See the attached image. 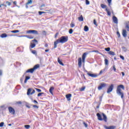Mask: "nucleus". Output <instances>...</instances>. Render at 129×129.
<instances>
[{
    "label": "nucleus",
    "mask_w": 129,
    "mask_h": 129,
    "mask_svg": "<svg viewBox=\"0 0 129 129\" xmlns=\"http://www.w3.org/2000/svg\"><path fill=\"white\" fill-rule=\"evenodd\" d=\"M68 41V37L67 36H63L60 37L59 39L54 41L53 49H55V48H57V45L59 44V43H61V44H64V43H66V42H67Z\"/></svg>",
    "instance_id": "1"
},
{
    "label": "nucleus",
    "mask_w": 129,
    "mask_h": 129,
    "mask_svg": "<svg viewBox=\"0 0 129 129\" xmlns=\"http://www.w3.org/2000/svg\"><path fill=\"white\" fill-rule=\"evenodd\" d=\"M120 88L123 89V90H124V86H123V85H119L118 86L116 89V93L118 94V95L121 96V98L123 99L124 94L123 93L121 92V89Z\"/></svg>",
    "instance_id": "2"
},
{
    "label": "nucleus",
    "mask_w": 129,
    "mask_h": 129,
    "mask_svg": "<svg viewBox=\"0 0 129 129\" xmlns=\"http://www.w3.org/2000/svg\"><path fill=\"white\" fill-rule=\"evenodd\" d=\"M96 115L98 117V120H101V121L104 120L105 122H107V117L106 116V115H105V114L103 113H102L103 118H102V117L101 116V114H100V113H97L96 114Z\"/></svg>",
    "instance_id": "3"
},
{
    "label": "nucleus",
    "mask_w": 129,
    "mask_h": 129,
    "mask_svg": "<svg viewBox=\"0 0 129 129\" xmlns=\"http://www.w3.org/2000/svg\"><path fill=\"white\" fill-rule=\"evenodd\" d=\"M27 34H33V35H38V31L35 30H30L26 31Z\"/></svg>",
    "instance_id": "4"
},
{
    "label": "nucleus",
    "mask_w": 129,
    "mask_h": 129,
    "mask_svg": "<svg viewBox=\"0 0 129 129\" xmlns=\"http://www.w3.org/2000/svg\"><path fill=\"white\" fill-rule=\"evenodd\" d=\"M25 106L27 108H30L31 107V106L33 107V108H36V109H38L39 108L38 106L36 105H30L29 103H26Z\"/></svg>",
    "instance_id": "5"
},
{
    "label": "nucleus",
    "mask_w": 129,
    "mask_h": 129,
    "mask_svg": "<svg viewBox=\"0 0 129 129\" xmlns=\"http://www.w3.org/2000/svg\"><path fill=\"white\" fill-rule=\"evenodd\" d=\"M35 92H36V91H35V90L29 88L28 89L27 94V95H30V94L32 95V94H34Z\"/></svg>",
    "instance_id": "6"
},
{
    "label": "nucleus",
    "mask_w": 129,
    "mask_h": 129,
    "mask_svg": "<svg viewBox=\"0 0 129 129\" xmlns=\"http://www.w3.org/2000/svg\"><path fill=\"white\" fill-rule=\"evenodd\" d=\"M8 109L9 110L10 113H11V114H15L16 111L15 110V109L13 108V107H9Z\"/></svg>",
    "instance_id": "7"
},
{
    "label": "nucleus",
    "mask_w": 129,
    "mask_h": 129,
    "mask_svg": "<svg viewBox=\"0 0 129 129\" xmlns=\"http://www.w3.org/2000/svg\"><path fill=\"white\" fill-rule=\"evenodd\" d=\"M113 87H114L113 84H111L107 89V93H110V92H111V91L113 90Z\"/></svg>",
    "instance_id": "8"
},
{
    "label": "nucleus",
    "mask_w": 129,
    "mask_h": 129,
    "mask_svg": "<svg viewBox=\"0 0 129 129\" xmlns=\"http://www.w3.org/2000/svg\"><path fill=\"white\" fill-rule=\"evenodd\" d=\"M106 86V84L105 83H101L100 84V85L98 87V90H101L102 88H104V87H105Z\"/></svg>",
    "instance_id": "9"
},
{
    "label": "nucleus",
    "mask_w": 129,
    "mask_h": 129,
    "mask_svg": "<svg viewBox=\"0 0 129 129\" xmlns=\"http://www.w3.org/2000/svg\"><path fill=\"white\" fill-rule=\"evenodd\" d=\"M88 55V52H86L84 53L82 55V62L84 63L85 62V58H86V55Z\"/></svg>",
    "instance_id": "10"
},
{
    "label": "nucleus",
    "mask_w": 129,
    "mask_h": 129,
    "mask_svg": "<svg viewBox=\"0 0 129 129\" xmlns=\"http://www.w3.org/2000/svg\"><path fill=\"white\" fill-rule=\"evenodd\" d=\"M112 21L114 24L116 25L118 24V19H117V17H116L115 16L112 17Z\"/></svg>",
    "instance_id": "11"
},
{
    "label": "nucleus",
    "mask_w": 129,
    "mask_h": 129,
    "mask_svg": "<svg viewBox=\"0 0 129 129\" xmlns=\"http://www.w3.org/2000/svg\"><path fill=\"white\" fill-rule=\"evenodd\" d=\"M122 35L124 38H126V37H127V32H126L125 29L122 30Z\"/></svg>",
    "instance_id": "12"
},
{
    "label": "nucleus",
    "mask_w": 129,
    "mask_h": 129,
    "mask_svg": "<svg viewBox=\"0 0 129 129\" xmlns=\"http://www.w3.org/2000/svg\"><path fill=\"white\" fill-rule=\"evenodd\" d=\"M104 127L105 129H115L116 128V126H114V125H111L109 126H107L106 125H104Z\"/></svg>",
    "instance_id": "13"
},
{
    "label": "nucleus",
    "mask_w": 129,
    "mask_h": 129,
    "mask_svg": "<svg viewBox=\"0 0 129 129\" xmlns=\"http://www.w3.org/2000/svg\"><path fill=\"white\" fill-rule=\"evenodd\" d=\"M87 75L90 76V77H92L93 78H95V77H97V75L94 74H91L90 73H88Z\"/></svg>",
    "instance_id": "14"
},
{
    "label": "nucleus",
    "mask_w": 129,
    "mask_h": 129,
    "mask_svg": "<svg viewBox=\"0 0 129 129\" xmlns=\"http://www.w3.org/2000/svg\"><path fill=\"white\" fill-rule=\"evenodd\" d=\"M72 96V94H67L66 95V97L67 99V100L68 101H70V100H71Z\"/></svg>",
    "instance_id": "15"
},
{
    "label": "nucleus",
    "mask_w": 129,
    "mask_h": 129,
    "mask_svg": "<svg viewBox=\"0 0 129 129\" xmlns=\"http://www.w3.org/2000/svg\"><path fill=\"white\" fill-rule=\"evenodd\" d=\"M34 71H35V70H34V68H33L28 69L27 71H26L25 74H26V73H33Z\"/></svg>",
    "instance_id": "16"
},
{
    "label": "nucleus",
    "mask_w": 129,
    "mask_h": 129,
    "mask_svg": "<svg viewBox=\"0 0 129 129\" xmlns=\"http://www.w3.org/2000/svg\"><path fill=\"white\" fill-rule=\"evenodd\" d=\"M32 3H33V1L32 0H28V2L26 4V8L29 9L28 5H32Z\"/></svg>",
    "instance_id": "17"
},
{
    "label": "nucleus",
    "mask_w": 129,
    "mask_h": 129,
    "mask_svg": "<svg viewBox=\"0 0 129 129\" xmlns=\"http://www.w3.org/2000/svg\"><path fill=\"white\" fill-rule=\"evenodd\" d=\"M78 65L80 68L82 66V58L81 57L78 58Z\"/></svg>",
    "instance_id": "18"
},
{
    "label": "nucleus",
    "mask_w": 129,
    "mask_h": 129,
    "mask_svg": "<svg viewBox=\"0 0 129 129\" xmlns=\"http://www.w3.org/2000/svg\"><path fill=\"white\" fill-rule=\"evenodd\" d=\"M57 62L60 64V65H61V66H64V63L62 62V60L60 59L59 57L57 58Z\"/></svg>",
    "instance_id": "19"
},
{
    "label": "nucleus",
    "mask_w": 129,
    "mask_h": 129,
    "mask_svg": "<svg viewBox=\"0 0 129 129\" xmlns=\"http://www.w3.org/2000/svg\"><path fill=\"white\" fill-rule=\"evenodd\" d=\"M125 28L127 32H129V23L128 22L125 23Z\"/></svg>",
    "instance_id": "20"
},
{
    "label": "nucleus",
    "mask_w": 129,
    "mask_h": 129,
    "mask_svg": "<svg viewBox=\"0 0 129 129\" xmlns=\"http://www.w3.org/2000/svg\"><path fill=\"white\" fill-rule=\"evenodd\" d=\"M29 79H31V77L30 76H26L24 80V83H26Z\"/></svg>",
    "instance_id": "21"
},
{
    "label": "nucleus",
    "mask_w": 129,
    "mask_h": 129,
    "mask_svg": "<svg viewBox=\"0 0 129 129\" xmlns=\"http://www.w3.org/2000/svg\"><path fill=\"white\" fill-rule=\"evenodd\" d=\"M78 20L80 22H83V21H84V19L83 18V16L82 15H81V16L78 18Z\"/></svg>",
    "instance_id": "22"
},
{
    "label": "nucleus",
    "mask_w": 129,
    "mask_h": 129,
    "mask_svg": "<svg viewBox=\"0 0 129 129\" xmlns=\"http://www.w3.org/2000/svg\"><path fill=\"white\" fill-rule=\"evenodd\" d=\"M54 87H51L49 89V92L53 95V90H54Z\"/></svg>",
    "instance_id": "23"
},
{
    "label": "nucleus",
    "mask_w": 129,
    "mask_h": 129,
    "mask_svg": "<svg viewBox=\"0 0 129 129\" xmlns=\"http://www.w3.org/2000/svg\"><path fill=\"white\" fill-rule=\"evenodd\" d=\"M0 37H1L2 38H7L8 37V34L6 33H3L0 36Z\"/></svg>",
    "instance_id": "24"
},
{
    "label": "nucleus",
    "mask_w": 129,
    "mask_h": 129,
    "mask_svg": "<svg viewBox=\"0 0 129 129\" xmlns=\"http://www.w3.org/2000/svg\"><path fill=\"white\" fill-rule=\"evenodd\" d=\"M84 30L85 32H88V31H89V28H88V26L86 25L84 28Z\"/></svg>",
    "instance_id": "25"
},
{
    "label": "nucleus",
    "mask_w": 129,
    "mask_h": 129,
    "mask_svg": "<svg viewBox=\"0 0 129 129\" xmlns=\"http://www.w3.org/2000/svg\"><path fill=\"white\" fill-rule=\"evenodd\" d=\"M105 11H106L108 16H111V13L109 11V9H107V8H106Z\"/></svg>",
    "instance_id": "26"
},
{
    "label": "nucleus",
    "mask_w": 129,
    "mask_h": 129,
    "mask_svg": "<svg viewBox=\"0 0 129 129\" xmlns=\"http://www.w3.org/2000/svg\"><path fill=\"white\" fill-rule=\"evenodd\" d=\"M23 37H26V38H28V39H34V37L32 36L23 35Z\"/></svg>",
    "instance_id": "27"
},
{
    "label": "nucleus",
    "mask_w": 129,
    "mask_h": 129,
    "mask_svg": "<svg viewBox=\"0 0 129 129\" xmlns=\"http://www.w3.org/2000/svg\"><path fill=\"white\" fill-rule=\"evenodd\" d=\"M39 67H40V65L39 64H37L35 66H34L33 68L34 70H36V69H38Z\"/></svg>",
    "instance_id": "28"
},
{
    "label": "nucleus",
    "mask_w": 129,
    "mask_h": 129,
    "mask_svg": "<svg viewBox=\"0 0 129 129\" xmlns=\"http://www.w3.org/2000/svg\"><path fill=\"white\" fill-rule=\"evenodd\" d=\"M11 33H13L14 34H16L17 33H20V30H12L11 31Z\"/></svg>",
    "instance_id": "29"
},
{
    "label": "nucleus",
    "mask_w": 129,
    "mask_h": 129,
    "mask_svg": "<svg viewBox=\"0 0 129 129\" xmlns=\"http://www.w3.org/2000/svg\"><path fill=\"white\" fill-rule=\"evenodd\" d=\"M108 54H109L110 55H112V56L115 55V53L113 51H110L108 52Z\"/></svg>",
    "instance_id": "30"
},
{
    "label": "nucleus",
    "mask_w": 129,
    "mask_h": 129,
    "mask_svg": "<svg viewBox=\"0 0 129 129\" xmlns=\"http://www.w3.org/2000/svg\"><path fill=\"white\" fill-rule=\"evenodd\" d=\"M47 12H43V11H39L38 12V14L39 15V16H42V15H43V14H46Z\"/></svg>",
    "instance_id": "31"
},
{
    "label": "nucleus",
    "mask_w": 129,
    "mask_h": 129,
    "mask_svg": "<svg viewBox=\"0 0 129 129\" xmlns=\"http://www.w3.org/2000/svg\"><path fill=\"white\" fill-rule=\"evenodd\" d=\"M101 8H102V9H106V8H107V6L104 4H101Z\"/></svg>",
    "instance_id": "32"
},
{
    "label": "nucleus",
    "mask_w": 129,
    "mask_h": 129,
    "mask_svg": "<svg viewBox=\"0 0 129 129\" xmlns=\"http://www.w3.org/2000/svg\"><path fill=\"white\" fill-rule=\"evenodd\" d=\"M121 49L123 50V52H126L127 51V49L124 46H122Z\"/></svg>",
    "instance_id": "33"
},
{
    "label": "nucleus",
    "mask_w": 129,
    "mask_h": 129,
    "mask_svg": "<svg viewBox=\"0 0 129 129\" xmlns=\"http://www.w3.org/2000/svg\"><path fill=\"white\" fill-rule=\"evenodd\" d=\"M106 69L104 68L103 70H102L100 71V73H99V75H101V74H102V73H103V72H104V71H105Z\"/></svg>",
    "instance_id": "34"
},
{
    "label": "nucleus",
    "mask_w": 129,
    "mask_h": 129,
    "mask_svg": "<svg viewBox=\"0 0 129 129\" xmlns=\"http://www.w3.org/2000/svg\"><path fill=\"white\" fill-rule=\"evenodd\" d=\"M30 47L32 49H33V48H35L36 47V44L32 43L31 45H30Z\"/></svg>",
    "instance_id": "35"
},
{
    "label": "nucleus",
    "mask_w": 129,
    "mask_h": 129,
    "mask_svg": "<svg viewBox=\"0 0 129 129\" xmlns=\"http://www.w3.org/2000/svg\"><path fill=\"white\" fill-rule=\"evenodd\" d=\"M105 50L106 51V52H110V47L105 48Z\"/></svg>",
    "instance_id": "36"
},
{
    "label": "nucleus",
    "mask_w": 129,
    "mask_h": 129,
    "mask_svg": "<svg viewBox=\"0 0 129 129\" xmlns=\"http://www.w3.org/2000/svg\"><path fill=\"white\" fill-rule=\"evenodd\" d=\"M105 65H108V59H105Z\"/></svg>",
    "instance_id": "37"
},
{
    "label": "nucleus",
    "mask_w": 129,
    "mask_h": 129,
    "mask_svg": "<svg viewBox=\"0 0 129 129\" xmlns=\"http://www.w3.org/2000/svg\"><path fill=\"white\" fill-rule=\"evenodd\" d=\"M24 127H25L26 129H29L30 127H31V126H30V125H25Z\"/></svg>",
    "instance_id": "38"
},
{
    "label": "nucleus",
    "mask_w": 129,
    "mask_h": 129,
    "mask_svg": "<svg viewBox=\"0 0 129 129\" xmlns=\"http://www.w3.org/2000/svg\"><path fill=\"white\" fill-rule=\"evenodd\" d=\"M6 4L7 5H8V6H9V7H10V6H11V5H12V3L11 2H9V1H7L6 2Z\"/></svg>",
    "instance_id": "39"
},
{
    "label": "nucleus",
    "mask_w": 129,
    "mask_h": 129,
    "mask_svg": "<svg viewBox=\"0 0 129 129\" xmlns=\"http://www.w3.org/2000/svg\"><path fill=\"white\" fill-rule=\"evenodd\" d=\"M83 123L84 126H85L86 127H88V124L86 122H83Z\"/></svg>",
    "instance_id": "40"
},
{
    "label": "nucleus",
    "mask_w": 129,
    "mask_h": 129,
    "mask_svg": "<svg viewBox=\"0 0 129 129\" xmlns=\"http://www.w3.org/2000/svg\"><path fill=\"white\" fill-rule=\"evenodd\" d=\"M42 94H45L44 93H39L37 94V96L39 97V96H41Z\"/></svg>",
    "instance_id": "41"
},
{
    "label": "nucleus",
    "mask_w": 129,
    "mask_h": 129,
    "mask_svg": "<svg viewBox=\"0 0 129 129\" xmlns=\"http://www.w3.org/2000/svg\"><path fill=\"white\" fill-rule=\"evenodd\" d=\"M4 124H5V122H2L0 123V127H3L4 126Z\"/></svg>",
    "instance_id": "42"
},
{
    "label": "nucleus",
    "mask_w": 129,
    "mask_h": 129,
    "mask_svg": "<svg viewBox=\"0 0 129 129\" xmlns=\"http://www.w3.org/2000/svg\"><path fill=\"white\" fill-rule=\"evenodd\" d=\"M113 70L114 72H116V69L115 68V65L113 66Z\"/></svg>",
    "instance_id": "43"
},
{
    "label": "nucleus",
    "mask_w": 129,
    "mask_h": 129,
    "mask_svg": "<svg viewBox=\"0 0 129 129\" xmlns=\"http://www.w3.org/2000/svg\"><path fill=\"white\" fill-rule=\"evenodd\" d=\"M69 34H72L73 33V29H70L69 31Z\"/></svg>",
    "instance_id": "44"
},
{
    "label": "nucleus",
    "mask_w": 129,
    "mask_h": 129,
    "mask_svg": "<svg viewBox=\"0 0 129 129\" xmlns=\"http://www.w3.org/2000/svg\"><path fill=\"white\" fill-rule=\"evenodd\" d=\"M100 104H101V102H99L98 103V105L96 106V108H99V106H100Z\"/></svg>",
    "instance_id": "45"
},
{
    "label": "nucleus",
    "mask_w": 129,
    "mask_h": 129,
    "mask_svg": "<svg viewBox=\"0 0 129 129\" xmlns=\"http://www.w3.org/2000/svg\"><path fill=\"white\" fill-rule=\"evenodd\" d=\"M36 91H37V92H42V90L40 89H38V88H35Z\"/></svg>",
    "instance_id": "46"
},
{
    "label": "nucleus",
    "mask_w": 129,
    "mask_h": 129,
    "mask_svg": "<svg viewBox=\"0 0 129 129\" xmlns=\"http://www.w3.org/2000/svg\"><path fill=\"white\" fill-rule=\"evenodd\" d=\"M102 97H103V95L99 97L100 102H101V101H102Z\"/></svg>",
    "instance_id": "47"
},
{
    "label": "nucleus",
    "mask_w": 129,
    "mask_h": 129,
    "mask_svg": "<svg viewBox=\"0 0 129 129\" xmlns=\"http://www.w3.org/2000/svg\"><path fill=\"white\" fill-rule=\"evenodd\" d=\"M71 26V28H74V27H75V24H74V23H71L70 24Z\"/></svg>",
    "instance_id": "48"
},
{
    "label": "nucleus",
    "mask_w": 129,
    "mask_h": 129,
    "mask_svg": "<svg viewBox=\"0 0 129 129\" xmlns=\"http://www.w3.org/2000/svg\"><path fill=\"white\" fill-rule=\"evenodd\" d=\"M85 90V87H83L80 89V91H84Z\"/></svg>",
    "instance_id": "49"
},
{
    "label": "nucleus",
    "mask_w": 129,
    "mask_h": 129,
    "mask_svg": "<svg viewBox=\"0 0 129 129\" xmlns=\"http://www.w3.org/2000/svg\"><path fill=\"white\" fill-rule=\"evenodd\" d=\"M31 52L32 54H34V55H36V54H37V51L36 50H32Z\"/></svg>",
    "instance_id": "50"
},
{
    "label": "nucleus",
    "mask_w": 129,
    "mask_h": 129,
    "mask_svg": "<svg viewBox=\"0 0 129 129\" xmlns=\"http://www.w3.org/2000/svg\"><path fill=\"white\" fill-rule=\"evenodd\" d=\"M93 23L95 25V26H97V23L96 20L95 19L94 20Z\"/></svg>",
    "instance_id": "51"
},
{
    "label": "nucleus",
    "mask_w": 129,
    "mask_h": 129,
    "mask_svg": "<svg viewBox=\"0 0 129 129\" xmlns=\"http://www.w3.org/2000/svg\"><path fill=\"white\" fill-rule=\"evenodd\" d=\"M89 4H90V2H89V1L88 0H86V5H89Z\"/></svg>",
    "instance_id": "52"
},
{
    "label": "nucleus",
    "mask_w": 129,
    "mask_h": 129,
    "mask_svg": "<svg viewBox=\"0 0 129 129\" xmlns=\"http://www.w3.org/2000/svg\"><path fill=\"white\" fill-rule=\"evenodd\" d=\"M38 58L40 60V62H41V61L43 60V57L38 56Z\"/></svg>",
    "instance_id": "53"
},
{
    "label": "nucleus",
    "mask_w": 129,
    "mask_h": 129,
    "mask_svg": "<svg viewBox=\"0 0 129 129\" xmlns=\"http://www.w3.org/2000/svg\"><path fill=\"white\" fill-rule=\"evenodd\" d=\"M117 35L118 38L120 37V33H119V32H118V31L117 32Z\"/></svg>",
    "instance_id": "54"
},
{
    "label": "nucleus",
    "mask_w": 129,
    "mask_h": 129,
    "mask_svg": "<svg viewBox=\"0 0 129 129\" xmlns=\"http://www.w3.org/2000/svg\"><path fill=\"white\" fill-rule=\"evenodd\" d=\"M58 35H59V32H57L55 35H54V38H57L58 37Z\"/></svg>",
    "instance_id": "55"
},
{
    "label": "nucleus",
    "mask_w": 129,
    "mask_h": 129,
    "mask_svg": "<svg viewBox=\"0 0 129 129\" xmlns=\"http://www.w3.org/2000/svg\"><path fill=\"white\" fill-rule=\"evenodd\" d=\"M111 1H112V0H107V2H108V3L109 6H110V4H111Z\"/></svg>",
    "instance_id": "56"
},
{
    "label": "nucleus",
    "mask_w": 129,
    "mask_h": 129,
    "mask_svg": "<svg viewBox=\"0 0 129 129\" xmlns=\"http://www.w3.org/2000/svg\"><path fill=\"white\" fill-rule=\"evenodd\" d=\"M120 58L122 59V60H124V57L122 55H120Z\"/></svg>",
    "instance_id": "57"
},
{
    "label": "nucleus",
    "mask_w": 129,
    "mask_h": 129,
    "mask_svg": "<svg viewBox=\"0 0 129 129\" xmlns=\"http://www.w3.org/2000/svg\"><path fill=\"white\" fill-rule=\"evenodd\" d=\"M33 102L35 103V104H38V101H37V100H34L33 101Z\"/></svg>",
    "instance_id": "58"
},
{
    "label": "nucleus",
    "mask_w": 129,
    "mask_h": 129,
    "mask_svg": "<svg viewBox=\"0 0 129 129\" xmlns=\"http://www.w3.org/2000/svg\"><path fill=\"white\" fill-rule=\"evenodd\" d=\"M32 42H35L36 43H38V40H37V39H34L32 40Z\"/></svg>",
    "instance_id": "59"
},
{
    "label": "nucleus",
    "mask_w": 129,
    "mask_h": 129,
    "mask_svg": "<svg viewBox=\"0 0 129 129\" xmlns=\"http://www.w3.org/2000/svg\"><path fill=\"white\" fill-rule=\"evenodd\" d=\"M17 104H22L21 101H18L16 102Z\"/></svg>",
    "instance_id": "60"
},
{
    "label": "nucleus",
    "mask_w": 129,
    "mask_h": 129,
    "mask_svg": "<svg viewBox=\"0 0 129 129\" xmlns=\"http://www.w3.org/2000/svg\"><path fill=\"white\" fill-rule=\"evenodd\" d=\"M45 4H42L40 6V8H45Z\"/></svg>",
    "instance_id": "61"
},
{
    "label": "nucleus",
    "mask_w": 129,
    "mask_h": 129,
    "mask_svg": "<svg viewBox=\"0 0 129 129\" xmlns=\"http://www.w3.org/2000/svg\"><path fill=\"white\" fill-rule=\"evenodd\" d=\"M3 75V71L2 70H0V76H2Z\"/></svg>",
    "instance_id": "62"
},
{
    "label": "nucleus",
    "mask_w": 129,
    "mask_h": 129,
    "mask_svg": "<svg viewBox=\"0 0 129 129\" xmlns=\"http://www.w3.org/2000/svg\"><path fill=\"white\" fill-rule=\"evenodd\" d=\"M93 52H95V53H97V54H98V53H99V51H98V50H93Z\"/></svg>",
    "instance_id": "63"
},
{
    "label": "nucleus",
    "mask_w": 129,
    "mask_h": 129,
    "mask_svg": "<svg viewBox=\"0 0 129 129\" xmlns=\"http://www.w3.org/2000/svg\"><path fill=\"white\" fill-rule=\"evenodd\" d=\"M13 4H14V5H15V6H17V1H14V2H13Z\"/></svg>",
    "instance_id": "64"
}]
</instances>
